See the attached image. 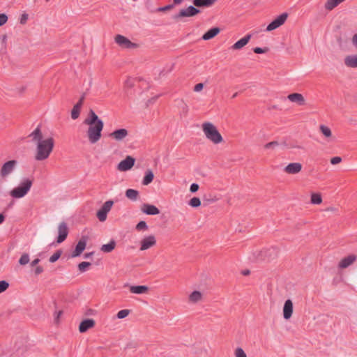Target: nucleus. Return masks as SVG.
<instances>
[{"label":"nucleus","mask_w":357,"mask_h":357,"mask_svg":"<svg viewBox=\"0 0 357 357\" xmlns=\"http://www.w3.org/2000/svg\"><path fill=\"white\" fill-rule=\"evenodd\" d=\"M202 202L199 197H194L188 202V205L192 208H198L201 206Z\"/></svg>","instance_id":"72a5a7b5"},{"label":"nucleus","mask_w":357,"mask_h":357,"mask_svg":"<svg viewBox=\"0 0 357 357\" xmlns=\"http://www.w3.org/2000/svg\"><path fill=\"white\" fill-rule=\"evenodd\" d=\"M288 17L287 13H283L273 20L266 27L267 31H271L282 25Z\"/></svg>","instance_id":"6e6552de"},{"label":"nucleus","mask_w":357,"mask_h":357,"mask_svg":"<svg viewBox=\"0 0 357 357\" xmlns=\"http://www.w3.org/2000/svg\"><path fill=\"white\" fill-rule=\"evenodd\" d=\"M43 271H44V269L42 266H35L34 273H35V275H38L40 273H42L43 272Z\"/></svg>","instance_id":"603ef678"},{"label":"nucleus","mask_w":357,"mask_h":357,"mask_svg":"<svg viewBox=\"0 0 357 357\" xmlns=\"http://www.w3.org/2000/svg\"><path fill=\"white\" fill-rule=\"evenodd\" d=\"M141 211L147 215H158L160 213L159 209L151 204H144L141 206Z\"/></svg>","instance_id":"6ab92c4d"},{"label":"nucleus","mask_w":357,"mask_h":357,"mask_svg":"<svg viewBox=\"0 0 357 357\" xmlns=\"http://www.w3.org/2000/svg\"><path fill=\"white\" fill-rule=\"evenodd\" d=\"M8 21V16L5 13L0 14V26L5 24Z\"/></svg>","instance_id":"de8ad7c7"},{"label":"nucleus","mask_w":357,"mask_h":357,"mask_svg":"<svg viewBox=\"0 0 357 357\" xmlns=\"http://www.w3.org/2000/svg\"><path fill=\"white\" fill-rule=\"evenodd\" d=\"M204 134H220L216 127L211 122H205L202 124Z\"/></svg>","instance_id":"412c9836"},{"label":"nucleus","mask_w":357,"mask_h":357,"mask_svg":"<svg viewBox=\"0 0 357 357\" xmlns=\"http://www.w3.org/2000/svg\"><path fill=\"white\" fill-rule=\"evenodd\" d=\"M86 245V238L83 236L79 241L73 252L72 253V257H75L81 255V253L84 250Z\"/></svg>","instance_id":"f3484780"},{"label":"nucleus","mask_w":357,"mask_h":357,"mask_svg":"<svg viewBox=\"0 0 357 357\" xmlns=\"http://www.w3.org/2000/svg\"><path fill=\"white\" fill-rule=\"evenodd\" d=\"M33 142L36 145L35 159L41 161L48 158L54 144L50 135H33Z\"/></svg>","instance_id":"f257e3e1"},{"label":"nucleus","mask_w":357,"mask_h":357,"mask_svg":"<svg viewBox=\"0 0 357 357\" xmlns=\"http://www.w3.org/2000/svg\"><path fill=\"white\" fill-rule=\"evenodd\" d=\"M101 135H87L88 140L91 144H96L100 139Z\"/></svg>","instance_id":"37998d69"},{"label":"nucleus","mask_w":357,"mask_h":357,"mask_svg":"<svg viewBox=\"0 0 357 357\" xmlns=\"http://www.w3.org/2000/svg\"><path fill=\"white\" fill-rule=\"evenodd\" d=\"M130 313V310L128 309L121 310L116 314V317L119 319H122L128 317Z\"/></svg>","instance_id":"4c0bfd02"},{"label":"nucleus","mask_w":357,"mask_h":357,"mask_svg":"<svg viewBox=\"0 0 357 357\" xmlns=\"http://www.w3.org/2000/svg\"><path fill=\"white\" fill-rule=\"evenodd\" d=\"M352 43L357 48V33H356L353 36Z\"/></svg>","instance_id":"052dcab7"},{"label":"nucleus","mask_w":357,"mask_h":357,"mask_svg":"<svg viewBox=\"0 0 357 357\" xmlns=\"http://www.w3.org/2000/svg\"><path fill=\"white\" fill-rule=\"evenodd\" d=\"M268 51V47H265V48H261V47H255L253 49V52L256 54H264V53H266Z\"/></svg>","instance_id":"a18cd8bd"},{"label":"nucleus","mask_w":357,"mask_h":357,"mask_svg":"<svg viewBox=\"0 0 357 357\" xmlns=\"http://www.w3.org/2000/svg\"><path fill=\"white\" fill-rule=\"evenodd\" d=\"M91 266V263L87 261H83L78 265L79 270L81 272L86 271V268Z\"/></svg>","instance_id":"a19ab883"},{"label":"nucleus","mask_w":357,"mask_h":357,"mask_svg":"<svg viewBox=\"0 0 357 357\" xmlns=\"http://www.w3.org/2000/svg\"><path fill=\"white\" fill-rule=\"evenodd\" d=\"M114 40L116 44L123 48L135 49L139 47L138 44L131 42L128 38L120 34L115 36Z\"/></svg>","instance_id":"0eeeda50"},{"label":"nucleus","mask_w":357,"mask_h":357,"mask_svg":"<svg viewBox=\"0 0 357 357\" xmlns=\"http://www.w3.org/2000/svg\"><path fill=\"white\" fill-rule=\"evenodd\" d=\"M344 65L347 67L357 68V54L348 55L344 59Z\"/></svg>","instance_id":"4be33fe9"},{"label":"nucleus","mask_w":357,"mask_h":357,"mask_svg":"<svg viewBox=\"0 0 357 357\" xmlns=\"http://www.w3.org/2000/svg\"><path fill=\"white\" fill-rule=\"evenodd\" d=\"M128 131L125 128H120L113 131L110 134H128Z\"/></svg>","instance_id":"3c124183"},{"label":"nucleus","mask_w":357,"mask_h":357,"mask_svg":"<svg viewBox=\"0 0 357 357\" xmlns=\"http://www.w3.org/2000/svg\"><path fill=\"white\" fill-rule=\"evenodd\" d=\"M174 8V4H169V5H167L164 7H159L157 8V11L158 12H164V11H166V10H171Z\"/></svg>","instance_id":"49530a36"},{"label":"nucleus","mask_w":357,"mask_h":357,"mask_svg":"<svg viewBox=\"0 0 357 357\" xmlns=\"http://www.w3.org/2000/svg\"><path fill=\"white\" fill-rule=\"evenodd\" d=\"M125 84L127 87H132V85H133V83H132V79H128L126 82H125Z\"/></svg>","instance_id":"bf43d9fd"},{"label":"nucleus","mask_w":357,"mask_h":357,"mask_svg":"<svg viewBox=\"0 0 357 357\" xmlns=\"http://www.w3.org/2000/svg\"><path fill=\"white\" fill-rule=\"evenodd\" d=\"M199 185L197 183H192L190 187V191L191 192H196L199 190Z\"/></svg>","instance_id":"5fc2aeb1"},{"label":"nucleus","mask_w":357,"mask_h":357,"mask_svg":"<svg viewBox=\"0 0 357 357\" xmlns=\"http://www.w3.org/2000/svg\"><path fill=\"white\" fill-rule=\"evenodd\" d=\"M320 131L322 132V134H331V129L324 125L320 126Z\"/></svg>","instance_id":"09e8293b"},{"label":"nucleus","mask_w":357,"mask_h":357,"mask_svg":"<svg viewBox=\"0 0 357 357\" xmlns=\"http://www.w3.org/2000/svg\"><path fill=\"white\" fill-rule=\"evenodd\" d=\"M204 87V84L202 83L197 84L194 87V91L196 92H199L202 90Z\"/></svg>","instance_id":"4d7b16f0"},{"label":"nucleus","mask_w":357,"mask_h":357,"mask_svg":"<svg viewBox=\"0 0 357 357\" xmlns=\"http://www.w3.org/2000/svg\"><path fill=\"white\" fill-rule=\"evenodd\" d=\"M63 312L61 310H59L55 313L54 315V321L56 324L59 323V319L60 317L62 315Z\"/></svg>","instance_id":"6e6d98bb"},{"label":"nucleus","mask_w":357,"mask_h":357,"mask_svg":"<svg viewBox=\"0 0 357 357\" xmlns=\"http://www.w3.org/2000/svg\"><path fill=\"white\" fill-rule=\"evenodd\" d=\"M294 312V305L291 300L288 299L284 302L283 309H282V314L283 318L286 320H289L293 314Z\"/></svg>","instance_id":"4468645a"},{"label":"nucleus","mask_w":357,"mask_h":357,"mask_svg":"<svg viewBox=\"0 0 357 357\" xmlns=\"http://www.w3.org/2000/svg\"><path fill=\"white\" fill-rule=\"evenodd\" d=\"M125 135H114V138L117 141H121L123 139Z\"/></svg>","instance_id":"0e129e2a"},{"label":"nucleus","mask_w":357,"mask_h":357,"mask_svg":"<svg viewBox=\"0 0 357 357\" xmlns=\"http://www.w3.org/2000/svg\"><path fill=\"white\" fill-rule=\"evenodd\" d=\"M29 255L26 253L22 254L19 259V264L22 266L27 264L29 263Z\"/></svg>","instance_id":"58836bf2"},{"label":"nucleus","mask_w":357,"mask_h":357,"mask_svg":"<svg viewBox=\"0 0 357 357\" xmlns=\"http://www.w3.org/2000/svg\"><path fill=\"white\" fill-rule=\"evenodd\" d=\"M207 139L215 144H220L223 142L222 135H206Z\"/></svg>","instance_id":"f704fd0d"},{"label":"nucleus","mask_w":357,"mask_h":357,"mask_svg":"<svg viewBox=\"0 0 357 357\" xmlns=\"http://www.w3.org/2000/svg\"><path fill=\"white\" fill-rule=\"evenodd\" d=\"M84 123L89 126L87 134H101L104 126L103 121L92 109L89 111V116Z\"/></svg>","instance_id":"f03ea898"},{"label":"nucleus","mask_w":357,"mask_h":357,"mask_svg":"<svg viewBox=\"0 0 357 357\" xmlns=\"http://www.w3.org/2000/svg\"><path fill=\"white\" fill-rule=\"evenodd\" d=\"M31 134H42L41 133V130H40V126H38V127L31 132Z\"/></svg>","instance_id":"e2e57ef3"},{"label":"nucleus","mask_w":357,"mask_h":357,"mask_svg":"<svg viewBox=\"0 0 357 357\" xmlns=\"http://www.w3.org/2000/svg\"><path fill=\"white\" fill-rule=\"evenodd\" d=\"M9 287V283L6 280L0 281V294L6 291Z\"/></svg>","instance_id":"ea45409f"},{"label":"nucleus","mask_w":357,"mask_h":357,"mask_svg":"<svg viewBox=\"0 0 357 357\" xmlns=\"http://www.w3.org/2000/svg\"><path fill=\"white\" fill-rule=\"evenodd\" d=\"M357 259V256L354 254L349 255L342 258L338 263V268L344 269L352 265Z\"/></svg>","instance_id":"ddd939ff"},{"label":"nucleus","mask_w":357,"mask_h":357,"mask_svg":"<svg viewBox=\"0 0 357 357\" xmlns=\"http://www.w3.org/2000/svg\"><path fill=\"white\" fill-rule=\"evenodd\" d=\"M310 202L312 204H320L322 203V198L320 193L313 192L310 196Z\"/></svg>","instance_id":"c756f323"},{"label":"nucleus","mask_w":357,"mask_h":357,"mask_svg":"<svg viewBox=\"0 0 357 357\" xmlns=\"http://www.w3.org/2000/svg\"><path fill=\"white\" fill-rule=\"evenodd\" d=\"M282 146H289V147L293 146L292 144H286L285 142L273 141L271 142L266 144L264 146V148L266 149H275L276 147Z\"/></svg>","instance_id":"a878e982"},{"label":"nucleus","mask_w":357,"mask_h":357,"mask_svg":"<svg viewBox=\"0 0 357 357\" xmlns=\"http://www.w3.org/2000/svg\"><path fill=\"white\" fill-rule=\"evenodd\" d=\"M178 106L181 109V115L185 116L188 112V106L183 100L179 101Z\"/></svg>","instance_id":"c9c22d12"},{"label":"nucleus","mask_w":357,"mask_h":357,"mask_svg":"<svg viewBox=\"0 0 357 357\" xmlns=\"http://www.w3.org/2000/svg\"><path fill=\"white\" fill-rule=\"evenodd\" d=\"M200 13H201V10L199 8H197L193 6H189L186 8L180 10V11L177 14H175L174 15H173L172 18L174 20L178 21L179 20H181L183 17H194Z\"/></svg>","instance_id":"39448f33"},{"label":"nucleus","mask_w":357,"mask_h":357,"mask_svg":"<svg viewBox=\"0 0 357 357\" xmlns=\"http://www.w3.org/2000/svg\"><path fill=\"white\" fill-rule=\"evenodd\" d=\"M287 98L291 102H296L299 105H304L305 104V98L301 93H291L287 96Z\"/></svg>","instance_id":"aec40b11"},{"label":"nucleus","mask_w":357,"mask_h":357,"mask_svg":"<svg viewBox=\"0 0 357 357\" xmlns=\"http://www.w3.org/2000/svg\"><path fill=\"white\" fill-rule=\"evenodd\" d=\"M68 234V228L65 222H61L58 225V238L57 243H61L65 241Z\"/></svg>","instance_id":"2eb2a0df"},{"label":"nucleus","mask_w":357,"mask_h":357,"mask_svg":"<svg viewBox=\"0 0 357 357\" xmlns=\"http://www.w3.org/2000/svg\"><path fill=\"white\" fill-rule=\"evenodd\" d=\"M86 93H84L82 96L80 97L79 101L76 104H79V107H82L84 100L85 99Z\"/></svg>","instance_id":"13d9d810"},{"label":"nucleus","mask_w":357,"mask_h":357,"mask_svg":"<svg viewBox=\"0 0 357 357\" xmlns=\"http://www.w3.org/2000/svg\"><path fill=\"white\" fill-rule=\"evenodd\" d=\"M303 169V165L301 163L296 162L289 163L284 168V172L287 174H299Z\"/></svg>","instance_id":"9d476101"},{"label":"nucleus","mask_w":357,"mask_h":357,"mask_svg":"<svg viewBox=\"0 0 357 357\" xmlns=\"http://www.w3.org/2000/svg\"><path fill=\"white\" fill-rule=\"evenodd\" d=\"M32 186V181L30 179L24 180L19 185L13 188L9 195L14 199L24 197L30 191Z\"/></svg>","instance_id":"7ed1b4c3"},{"label":"nucleus","mask_w":357,"mask_h":357,"mask_svg":"<svg viewBox=\"0 0 357 357\" xmlns=\"http://www.w3.org/2000/svg\"><path fill=\"white\" fill-rule=\"evenodd\" d=\"M136 229L139 231L146 230L148 229L147 225L144 221H140L137 225Z\"/></svg>","instance_id":"c03bdc74"},{"label":"nucleus","mask_w":357,"mask_h":357,"mask_svg":"<svg viewBox=\"0 0 357 357\" xmlns=\"http://www.w3.org/2000/svg\"><path fill=\"white\" fill-rule=\"evenodd\" d=\"M61 251L59 250L57 252H56L55 253H54L50 257V261L51 263H54L56 261H57L59 257H61Z\"/></svg>","instance_id":"79ce46f5"},{"label":"nucleus","mask_w":357,"mask_h":357,"mask_svg":"<svg viewBox=\"0 0 357 357\" xmlns=\"http://www.w3.org/2000/svg\"><path fill=\"white\" fill-rule=\"evenodd\" d=\"M17 162L15 160H9L5 162L0 169V176L2 178H7L15 170Z\"/></svg>","instance_id":"423d86ee"},{"label":"nucleus","mask_w":357,"mask_h":357,"mask_svg":"<svg viewBox=\"0 0 357 357\" xmlns=\"http://www.w3.org/2000/svg\"><path fill=\"white\" fill-rule=\"evenodd\" d=\"M157 244L156 237L153 234H149L144 236L139 241V250L141 252H144L149 249L154 248Z\"/></svg>","instance_id":"20e7f679"},{"label":"nucleus","mask_w":357,"mask_h":357,"mask_svg":"<svg viewBox=\"0 0 357 357\" xmlns=\"http://www.w3.org/2000/svg\"><path fill=\"white\" fill-rule=\"evenodd\" d=\"M204 301V292L198 290L192 291L188 297V302L190 304L195 305Z\"/></svg>","instance_id":"9b49d317"},{"label":"nucleus","mask_w":357,"mask_h":357,"mask_svg":"<svg viewBox=\"0 0 357 357\" xmlns=\"http://www.w3.org/2000/svg\"><path fill=\"white\" fill-rule=\"evenodd\" d=\"M81 107H79V104H75L71 111V118L73 120L77 119L80 114Z\"/></svg>","instance_id":"473e14b6"},{"label":"nucleus","mask_w":357,"mask_h":357,"mask_svg":"<svg viewBox=\"0 0 357 357\" xmlns=\"http://www.w3.org/2000/svg\"><path fill=\"white\" fill-rule=\"evenodd\" d=\"M113 204V201H107L104 203L101 208L97 212V217L100 222H104L107 219V214L111 210Z\"/></svg>","instance_id":"1a4fd4ad"},{"label":"nucleus","mask_w":357,"mask_h":357,"mask_svg":"<svg viewBox=\"0 0 357 357\" xmlns=\"http://www.w3.org/2000/svg\"><path fill=\"white\" fill-rule=\"evenodd\" d=\"M96 323L92 319H88L82 321L79 326V331L80 333H85L89 329L94 327Z\"/></svg>","instance_id":"a211bd4d"},{"label":"nucleus","mask_w":357,"mask_h":357,"mask_svg":"<svg viewBox=\"0 0 357 357\" xmlns=\"http://www.w3.org/2000/svg\"><path fill=\"white\" fill-rule=\"evenodd\" d=\"M149 287L146 285L130 286L129 290L132 294H144L149 291Z\"/></svg>","instance_id":"b1692460"},{"label":"nucleus","mask_w":357,"mask_h":357,"mask_svg":"<svg viewBox=\"0 0 357 357\" xmlns=\"http://www.w3.org/2000/svg\"><path fill=\"white\" fill-rule=\"evenodd\" d=\"M135 159L131 156H127L118 165V169L121 172H126L130 169L135 164Z\"/></svg>","instance_id":"f8f14e48"},{"label":"nucleus","mask_w":357,"mask_h":357,"mask_svg":"<svg viewBox=\"0 0 357 357\" xmlns=\"http://www.w3.org/2000/svg\"><path fill=\"white\" fill-rule=\"evenodd\" d=\"M40 262V259L38 258L37 259H35L34 260H33L31 263V266L32 267H35V266H37L38 264Z\"/></svg>","instance_id":"680f3d73"},{"label":"nucleus","mask_w":357,"mask_h":357,"mask_svg":"<svg viewBox=\"0 0 357 357\" xmlns=\"http://www.w3.org/2000/svg\"><path fill=\"white\" fill-rule=\"evenodd\" d=\"M252 38L251 34H247L243 38L236 42L231 47V49L233 50H238L245 47L250 41Z\"/></svg>","instance_id":"dca6fc26"},{"label":"nucleus","mask_w":357,"mask_h":357,"mask_svg":"<svg viewBox=\"0 0 357 357\" xmlns=\"http://www.w3.org/2000/svg\"><path fill=\"white\" fill-rule=\"evenodd\" d=\"M0 40L1 43V46L0 47V53L6 54L7 51V36L6 34L1 36V37L0 38Z\"/></svg>","instance_id":"2f4dec72"},{"label":"nucleus","mask_w":357,"mask_h":357,"mask_svg":"<svg viewBox=\"0 0 357 357\" xmlns=\"http://www.w3.org/2000/svg\"><path fill=\"white\" fill-rule=\"evenodd\" d=\"M115 247L116 242L114 240H112L107 244L102 245L100 250L103 252L109 253L111 252L113 250H114Z\"/></svg>","instance_id":"bb28decb"},{"label":"nucleus","mask_w":357,"mask_h":357,"mask_svg":"<svg viewBox=\"0 0 357 357\" xmlns=\"http://www.w3.org/2000/svg\"><path fill=\"white\" fill-rule=\"evenodd\" d=\"M220 32V29L218 27H213L207 31L202 37L204 40H208L215 37Z\"/></svg>","instance_id":"5701e85b"},{"label":"nucleus","mask_w":357,"mask_h":357,"mask_svg":"<svg viewBox=\"0 0 357 357\" xmlns=\"http://www.w3.org/2000/svg\"><path fill=\"white\" fill-rule=\"evenodd\" d=\"M28 17H29V15L28 14L26 13H24L21 15V18H20V23L22 24H24L26 23V21L28 20Z\"/></svg>","instance_id":"864d4df0"},{"label":"nucleus","mask_w":357,"mask_h":357,"mask_svg":"<svg viewBox=\"0 0 357 357\" xmlns=\"http://www.w3.org/2000/svg\"><path fill=\"white\" fill-rule=\"evenodd\" d=\"M342 162V158L339 156L333 157L331 159V163L332 165H337Z\"/></svg>","instance_id":"8fccbe9b"},{"label":"nucleus","mask_w":357,"mask_h":357,"mask_svg":"<svg viewBox=\"0 0 357 357\" xmlns=\"http://www.w3.org/2000/svg\"><path fill=\"white\" fill-rule=\"evenodd\" d=\"M154 178V174L151 170H147L146 172V174L143 178L142 184L144 185H148L150 184Z\"/></svg>","instance_id":"c85d7f7f"},{"label":"nucleus","mask_w":357,"mask_h":357,"mask_svg":"<svg viewBox=\"0 0 357 357\" xmlns=\"http://www.w3.org/2000/svg\"><path fill=\"white\" fill-rule=\"evenodd\" d=\"M237 96H238V93L236 92V93H234V94H233V96H232V98H236Z\"/></svg>","instance_id":"774afa93"},{"label":"nucleus","mask_w":357,"mask_h":357,"mask_svg":"<svg viewBox=\"0 0 357 357\" xmlns=\"http://www.w3.org/2000/svg\"><path fill=\"white\" fill-rule=\"evenodd\" d=\"M218 0H192L195 7H210Z\"/></svg>","instance_id":"393cba45"},{"label":"nucleus","mask_w":357,"mask_h":357,"mask_svg":"<svg viewBox=\"0 0 357 357\" xmlns=\"http://www.w3.org/2000/svg\"><path fill=\"white\" fill-rule=\"evenodd\" d=\"M234 357H248L245 351L243 348L238 347L234 350Z\"/></svg>","instance_id":"e433bc0d"},{"label":"nucleus","mask_w":357,"mask_h":357,"mask_svg":"<svg viewBox=\"0 0 357 357\" xmlns=\"http://www.w3.org/2000/svg\"><path fill=\"white\" fill-rule=\"evenodd\" d=\"M340 3L337 0H327L324 4V8L326 10L331 11L336 8Z\"/></svg>","instance_id":"7c9ffc66"},{"label":"nucleus","mask_w":357,"mask_h":357,"mask_svg":"<svg viewBox=\"0 0 357 357\" xmlns=\"http://www.w3.org/2000/svg\"><path fill=\"white\" fill-rule=\"evenodd\" d=\"M173 1H174V5L181 4L183 0H173Z\"/></svg>","instance_id":"338daca9"},{"label":"nucleus","mask_w":357,"mask_h":357,"mask_svg":"<svg viewBox=\"0 0 357 357\" xmlns=\"http://www.w3.org/2000/svg\"><path fill=\"white\" fill-rule=\"evenodd\" d=\"M5 220V215L2 213H0V225H1Z\"/></svg>","instance_id":"69168bd1"},{"label":"nucleus","mask_w":357,"mask_h":357,"mask_svg":"<svg viewBox=\"0 0 357 357\" xmlns=\"http://www.w3.org/2000/svg\"><path fill=\"white\" fill-rule=\"evenodd\" d=\"M126 196L132 201H136L139 197V192L134 189H128L126 191Z\"/></svg>","instance_id":"cd10ccee"}]
</instances>
